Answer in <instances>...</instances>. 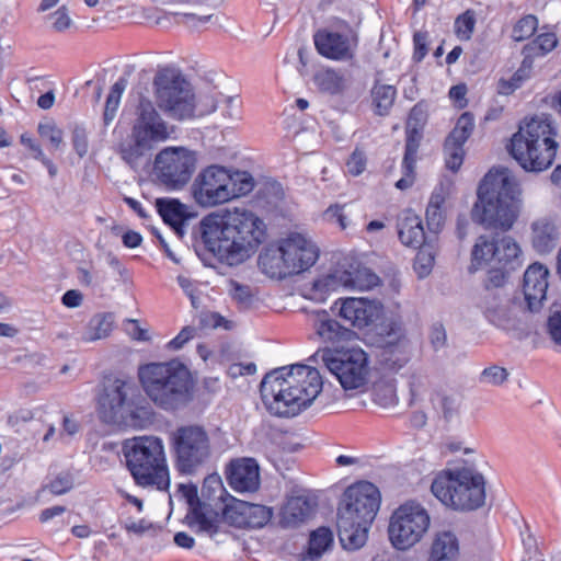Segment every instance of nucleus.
Wrapping results in <instances>:
<instances>
[{
	"mask_svg": "<svg viewBox=\"0 0 561 561\" xmlns=\"http://www.w3.org/2000/svg\"><path fill=\"white\" fill-rule=\"evenodd\" d=\"M266 225L248 209H225L206 215L192 230L196 255L206 266L213 261L237 266L249 260L265 241Z\"/></svg>",
	"mask_w": 561,
	"mask_h": 561,
	"instance_id": "nucleus-1",
	"label": "nucleus"
},
{
	"mask_svg": "<svg viewBox=\"0 0 561 561\" xmlns=\"http://www.w3.org/2000/svg\"><path fill=\"white\" fill-rule=\"evenodd\" d=\"M341 302L339 316L352 327L365 330L364 342L380 350V363L391 370H399L409 362L407 330L398 313H387L380 300L345 298L334 302L333 310Z\"/></svg>",
	"mask_w": 561,
	"mask_h": 561,
	"instance_id": "nucleus-2",
	"label": "nucleus"
},
{
	"mask_svg": "<svg viewBox=\"0 0 561 561\" xmlns=\"http://www.w3.org/2000/svg\"><path fill=\"white\" fill-rule=\"evenodd\" d=\"M322 390L317 368L295 364L275 368L261 381L260 393L267 411L279 417H293L310 407Z\"/></svg>",
	"mask_w": 561,
	"mask_h": 561,
	"instance_id": "nucleus-3",
	"label": "nucleus"
},
{
	"mask_svg": "<svg viewBox=\"0 0 561 561\" xmlns=\"http://www.w3.org/2000/svg\"><path fill=\"white\" fill-rule=\"evenodd\" d=\"M522 207V187L507 167H492L481 179L471 209L473 222L485 229L508 231Z\"/></svg>",
	"mask_w": 561,
	"mask_h": 561,
	"instance_id": "nucleus-4",
	"label": "nucleus"
},
{
	"mask_svg": "<svg viewBox=\"0 0 561 561\" xmlns=\"http://www.w3.org/2000/svg\"><path fill=\"white\" fill-rule=\"evenodd\" d=\"M381 503L379 489L369 481H359L345 489L337 506V536L343 549L362 548Z\"/></svg>",
	"mask_w": 561,
	"mask_h": 561,
	"instance_id": "nucleus-5",
	"label": "nucleus"
},
{
	"mask_svg": "<svg viewBox=\"0 0 561 561\" xmlns=\"http://www.w3.org/2000/svg\"><path fill=\"white\" fill-rule=\"evenodd\" d=\"M138 377L148 398L163 411H180L193 400L194 380L180 359L142 365Z\"/></svg>",
	"mask_w": 561,
	"mask_h": 561,
	"instance_id": "nucleus-6",
	"label": "nucleus"
},
{
	"mask_svg": "<svg viewBox=\"0 0 561 561\" xmlns=\"http://www.w3.org/2000/svg\"><path fill=\"white\" fill-rule=\"evenodd\" d=\"M98 412L103 423L142 430L153 423L154 412L138 388L119 378L108 379L98 398Z\"/></svg>",
	"mask_w": 561,
	"mask_h": 561,
	"instance_id": "nucleus-7",
	"label": "nucleus"
},
{
	"mask_svg": "<svg viewBox=\"0 0 561 561\" xmlns=\"http://www.w3.org/2000/svg\"><path fill=\"white\" fill-rule=\"evenodd\" d=\"M557 130L548 116H533L519 123L507 151L526 172L539 173L549 169L557 154Z\"/></svg>",
	"mask_w": 561,
	"mask_h": 561,
	"instance_id": "nucleus-8",
	"label": "nucleus"
},
{
	"mask_svg": "<svg viewBox=\"0 0 561 561\" xmlns=\"http://www.w3.org/2000/svg\"><path fill=\"white\" fill-rule=\"evenodd\" d=\"M523 264L522 250L510 236L502 238L482 234L478 237L471 250L468 272L473 274L484 266H490L483 280L486 291L503 288L512 273Z\"/></svg>",
	"mask_w": 561,
	"mask_h": 561,
	"instance_id": "nucleus-9",
	"label": "nucleus"
},
{
	"mask_svg": "<svg viewBox=\"0 0 561 561\" xmlns=\"http://www.w3.org/2000/svg\"><path fill=\"white\" fill-rule=\"evenodd\" d=\"M168 125L153 103L140 96L131 125L130 140L122 144L119 154L131 169L137 170L151 161L152 152L159 142L169 138Z\"/></svg>",
	"mask_w": 561,
	"mask_h": 561,
	"instance_id": "nucleus-10",
	"label": "nucleus"
},
{
	"mask_svg": "<svg viewBox=\"0 0 561 561\" xmlns=\"http://www.w3.org/2000/svg\"><path fill=\"white\" fill-rule=\"evenodd\" d=\"M431 491L442 504L457 512H472L485 503V479L469 467L440 471L434 478Z\"/></svg>",
	"mask_w": 561,
	"mask_h": 561,
	"instance_id": "nucleus-11",
	"label": "nucleus"
},
{
	"mask_svg": "<svg viewBox=\"0 0 561 561\" xmlns=\"http://www.w3.org/2000/svg\"><path fill=\"white\" fill-rule=\"evenodd\" d=\"M126 467L139 486L170 488V473L165 463L164 446L160 437L140 436L123 445Z\"/></svg>",
	"mask_w": 561,
	"mask_h": 561,
	"instance_id": "nucleus-12",
	"label": "nucleus"
},
{
	"mask_svg": "<svg viewBox=\"0 0 561 561\" xmlns=\"http://www.w3.org/2000/svg\"><path fill=\"white\" fill-rule=\"evenodd\" d=\"M168 444L173 467L182 476L196 474L211 460V438L204 425L176 426L169 432Z\"/></svg>",
	"mask_w": 561,
	"mask_h": 561,
	"instance_id": "nucleus-13",
	"label": "nucleus"
},
{
	"mask_svg": "<svg viewBox=\"0 0 561 561\" xmlns=\"http://www.w3.org/2000/svg\"><path fill=\"white\" fill-rule=\"evenodd\" d=\"M156 101L160 110L176 121L195 116V94L191 83L176 69L164 67L153 78Z\"/></svg>",
	"mask_w": 561,
	"mask_h": 561,
	"instance_id": "nucleus-14",
	"label": "nucleus"
},
{
	"mask_svg": "<svg viewBox=\"0 0 561 561\" xmlns=\"http://www.w3.org/2000/svg\"><path fill=\"white\" fill-rule=\"evenodd\" d=\"M320 355L328 370L336 377L344 390H355L363 387L368 376V355L362 348L330 347L320 348Z\"/></svg>",
	"mask_w": 561,
	"mask_h": 561,
	"instance_id": "nucleus-15",
	"label": "nucleus"
},
{
	"mask_svg": "<svg viewBox=\"0 0 561 561\" xmlns=\"http://www.w3.org/2000/svg\"><path fill=\"white\" fill-rule=\"evenodd\" d=\"M431 524L427 510L415 500H408L391 514L388 536L397 550H408L420 542Z\"/></svg>",
	"mask_w": 561,
	"mask_h": 561,
	"instance_id": "nucleus-16",
	"label": "nucleus"
},
{
	"mask_svg": "<svg viewBox=\"0 0 561 561\" xmlns=\"http://www.w3.org/2000/svg\"><path fill=\"white\" fill-rule=\"evenodd\" d=\"M197 163L196 152L184 147H167L154 158L157 179L169 190H181L191 180Z\"/></svg>",
	"mask_w": 561,
	"mask_h": 561,
	"instance_id": "nucleus-17",
	"label": "nucleus"
},
{
	"mask_svg": "<svg viewBox=\"0 0 561 561\" xmlns=\"http://www.w3.org/2000/svg\"><path fill=\"white\" fill-rule=\"evenodd\" d=\"M340 284L345 288L369 290L380 284V277L358 260L346 261L341 268L328 274L323 278L316 279L312 289L319 293L334 290Z\"/></svg>",
	"mask_w": 561,
	"mask_h": 561,
	"instance_id": "nucleus-18",
	"label": "nucleus"
},
{
	"mask_svg": "<svg viewBox=\"0 0 561 561\" xmlns=\"http://www.w3.org/2000/svg\"><path fill=\"white\" fill-rule=\"evenodd\" d=\"M229 169L213 164L205 168L195 179L192 192L196 203L204 207L224 204L230 201L227 183Z\"/></svg>",
	"mask_w": 561,
	"mask_h": 561,
	"instance_id": "nucleus-19",
	"label": "nucleus"
},
{
	"mask_svg": "<svg viewBox=\"0 0 561 561\" xmlns=\"http://www.w3.org/2000/svg\"><path fill=\"white\" fill-rule=\"evenodd\" d=\"M273 517V508L230 496L221 511L220 519L237 528L260 529Z\"/></svg>",
	"mask_w": 561,
	"mask_h": 561,
	"instance_id": "nucleus-20",
	"label": "nucleus"
},
{
	"mask_svg": "<svg viewBox=\"0 0 561 561\" xmlns=\"http://www.w3.org/2000/svg\"><path fill=\"white\" fill-rule=\"evenodd\" d=\"M180 489L188 504L185 516L186 525L190 528L196 525L198 527L197 531L205 533L210 538L215 537L220 531L221 519L219 513L213 510L209 513L207 512L210 505L199 500L195 484H181Z\"/></svg>",
	"mask_w": 561,
	"mask_h": 561,
	"instance_id": "nucleus-21",
	"label": "nucleus"
},
{
	"mask_svg": "<svg viewBox=\"0 0 561 561\" xmlns=\"http://www.w3.org/2000/svg\"><path fill=\"white\" fill-rule=\"evenodd\" d=\"M282 251L286 277L309 270L319 257V250L316 244L299 234L285 240L282 243Z\"/></svg>",
	"mask_w": 561,
	"mask_h": 561,
	"instance_id": "nucleus-22",
	"label": "nucleus"
},
{
	"mask_svg": "<svg viewBox=\"0 0 561 561\" xmlns=\"http://www.w3.org/2000/svg\"><path fill=\"white\" fill-rule=\"evenodd\" d=\"M226 480L236 492H255L261 484L260 466L254 458H238L226 467Z\"/></svg>",
	"mask_w": 561,
	"mask_h": 561,
	"instance_id": "nucleus-23",
	"label": "nucleus"
},
{
	"mask_svg": "<svg viewBox=\"0 0 561 561\" xmlns=\"http://www.w3.org/2000/svg\"><path fill=\"white\" fill-rule=\"evenodd\" d=\"M549 270L546 265L535 262L527 267L523 278V293L527 309L538 312L547 297Z\"/></svg>",
	"mask_w": 561,
	"mask_h": 561,
	"instance_id": "nucleus-24",
	"label": "nucleus"
},
{
	"mask_svg": "<svg viewBox=\"0 0 561 561\" xmlns=\"http://www.w3.org/2000/svg\"><path fill=\"white\" fill-rule=\"evenodd\" d=\"M317 51L332 60H345L353 57L350 39L346 35L327 28L318 30L313 35Z\"/></svg>",
	"mask_w": 561,
	"mask_h": 561,
	"instance_id": "nucleus-25",
	"label": "nucleus"
},
{
	"mask_svg": "<svg viewBox=\"0 0 561 561\" xmlns=\"http://www.w3.org/2000/svg\"><path fill=\"white\" fill-rule=\"evenodd\" d=\"M154 205L163 222L182 238L185 233V225L191 218L195 217V214L191 213L187 206L178 198L159 197Z\"/></svg>",
	"mask_w": 561,
	"mask_h": 561,
	"instance_id": "nucleus-26",
	"label": "nucleus"
},
{
	"mask_svg": "<svg viewBox=\"0 0 561 561\" xmlns=\"http://www.w3.org/2000/svg\"><path fill=\"white\" fill-rule=\"evenodd\" d=\"M314 328L318 335L324 343L332 344V347H341L339 344L348 342L355 336V332L342 325L337 320L331 318L325 310L316 312Z\"/></svg>",
	"mask_w": 561,
	"mask_h": 561,
	"instance_id": "nucleus-27",
	"label": "nucleus"
},
{
	"mask_svg": "<svg viewBox=\"0 0 561 561\" xmlns=\"http://www.w3.org/2000/svg\"><path fill=\"white\" fill-rule=\"evenodd\" d=\"M318 506L317 497L310 495H296L287 500L282 508L280 523L283 526H296L311 517Z\"/></svg>",
	"mask_w": 561,
	"mask_h": 561,
	"instance_id": "nucleus-28",
	"label": "nucleus"
},
{
	"mask_svg": "<svg viewBox=\"0 0 561 561\" xmlns=\"http://www.w3.org/2000/svg\"><path fill=\"white\" fill-rule=\"evenodd\" d=\"M398 236L402 244L413 249L436 242L430 232H425L422 219L410 210L398 221Z\"/></svg>",
	"mask_w": 561,
	"mask_h": 561,
	"instance_id": "nucleus-29",
	"label": "nucleus"
},
{
	"mask_svg": "<svg viewBox=\"0 0 561 561\" xmlns=\"http://www.w3.org/2000/svg\"><path fill=\"white\" fill-rule=\"evenodd\" d=\"M459 556V540L450 530L435 534L430 549L428 561H456Z\"/></svg>",
	"mask_w": 561,
	"mask_h": 561,
	"instance_id": "nucleus-30",
	"label": "nucleus"
},
{
	"mask_svg": "<svg viewBox=\"0 0 561 561\" xmlns=\"http://www.w3.org/2000/svg\"><path fill=\"white\" fill-rule=\"evenodd\" d=\"M531 231V243L537 253L547 254L556 248L558 230L552 221L548 219L537 220L533 222Z\"/></svg>",
	"mask_w": 561,
	"mask_h": 561,
	"instance_id": "nucleus-31",
	"label": "nucleus"
},
{
	"mask_svg": "<svg viewBox=\"0 0 561 561\" xmlns=\"http://www.w3.org/2000/svg\"><path fill=\"white\" fill-rule=\"evenodd\" d=\"M282 244L278 247H265L259 254L257 265L261 271L272 278H286V268Z\"/></svg>",
	"mask_w": 561,
	"mask_h": 561,
	"instance_id": "nucleus-32",
	"label": "nucleus"
},
{
	"mask_svg": "<svg viewBox=\"0 0 561 561\" xmlns=\"http://www.w3.org/2000/svg\"><path fill=\"white\" fill-rule=\"evenodd\" d=\"M373 111L375 115L388 116L397 98V89L391 84H382L379 80L374 82L370 90Z\"/></svg>",
	"mask_w": 561,
	"mask_h": 561,
	"instance_id": "nucleus-33",
	"label": "nucleus"
},
{
	"mask_svg": "<svg viewBox=\"0 0 561 561\" xmlns=\"http://www.w3.org/2000/svg\"><path fill=\"white\" fill-rule=\"evenodd\" d=\"M333 533L329 527H319L309 536L308 547L304 554V561H316L333 545Z\"/></svg>",
	"mask_w": 561,
	"mask_h": 561,
	"instance_id": "nucleus-34",
	"label": "nucleus"
},
{
	"mask_svg": "<svg viewBox=\"0 0 561 561\" xmlns=\"http://www.w3.org/2000/svg\"><path fill=\"white\" fill-rule=\"evenodd\" d=\"M533 69V59L530 58V54H527L519 68L513 73L510 79L500 78L497 81V93L501 95H510L514 93L517 89H519L523 83L530 78V72Z\"/></svg>",
	"mask_w": 561,
	"mask_h": 561,
	"instance_id": "nucleus-35",
	"label": "nucleus"
},
{
	"mask_svg": "<svg viewBox=\"0 0 561 561\" xmlns=\"http://www.w3.org/2000/svg\"><path fill=\"white\" fill-rule=\"evenodd\" d=\"M313 81L318 89L330 95H340L346 90V79L334 69H327L314 75Z\"/></svg>",
	"mask_w": 561,
	"mask_h": 561,
	"instance_id": "nucleus-36",
	"label": "nucleus"
},
{
	"mask_svg": "<svg viewBox=\"0 0 561 561\" xmlns=\"http://www.w3.org/2000/svg\"><path fill=\"white\" fill-rule=\"evenodd\" d=\"M114 325V313L103 312L94 314L88 324L85 341H96L110 335Z\"/></svg>",
	"mask_w": 561,
	"mask_h": 561,
	"instance_id": "nucleus-37",
	"label": "nucleus"
},
{
	"mask_svg": "<svg viewBox=\"0 0 561 561\" xmlns=\"http://www.w3.org/2000/svg\"><path fill=\"white\" fill-rule=\"evenodd\" d=\"M229 178L231 179L228 183V190L230 201L240 196H244L253 191L255 182L252 174L248 171L230 170Z\"/></svg>",
	"mask_w": 561,
	"mask_h": 561,
	"instance_id": "nucleus-38",
	"label": "nucleus"
},
{
	"mask_svg": "<svg viewBox=\"0 0 561 561\" xmlns=\"http://www.w3.org/2000/svg\"><path fill=\"white\" fill-rule=\"evenodd\" d=\"M434 243L427 242L417 248L419 251L414 259L413 268L419 278L428 276L433 270L435 262Z\"/></svg>",
	"mask_w": 561,
	"mask_h": 561,
	"instance_id": "nucleus-39",
	"label": "nucleus"
},
{
	"mask_svg": "<svg viewBox=\"0 0 561 561\" xmlns=\"http://www.w3.org/2000/svg\"><path fill=\"white\" fill-rule=\"evenodd\" d=\"M463 144H460L458 140H451L449 138H445L443 144V152L445 157V165L451 172H458L461 168L465 160V149Z\"/></svg>",
	"mask_w": 561,
	"mask_h": 561,
	"instance_id": "nucleus-40",
	"label": "nucleus"
},
{
	"mask_svg": "<svg viewBox=\"0 0 561 561\" xmlns=\"http://www.w3.org/2000/svg\"><path fill=\"white\" fill-rule=\"evenodd\" d=\"M474 115L471 112H463L457 119L455 127L446 136L451 140L466 144L474 130Z\"/></svg>",
	"mask_w": 561,
	"mask_h": 561,
	"instance_id": "nucleus-41",
	"label": "nucleus"
},
{
	"mask_svg": "<svg viewBox=\"0 0 561 561\" xmlns=\"http://www.w3.org/2000/svg\"><path fill=\"white\" fill-rule=\"evenodd\" d=\"M202 497L207 501H215L216 499L225 501V496H231L227 493L221 479L218 474H208L202 484Z\"/></svg>",
	"mask_w": 561,
	"mask_h": 561,
	"instance_id": "nucleus-42",
	"label": "nucleus"
},
{
	"mask_svg": "<svg viewBox=\"0 0 561 561\" xmlns=\"http://www.w3.org/2000/svg\"><path fill=\"white\" fill-rule=\"evenodd\" d=\"M558 38L554 33H543L538 35L531 43L525 46V50L529 51L530 57L545 56L556 48Z\"/></svg>",
	"mask_w": 561,
	"mask_h": 561,
	"instance_id": "nucleus-43",
	"label": "nucleus"
},
{
	"mask_svg": "<svg viewBox=\"0 0 561 561\" xmlns=\"http://www.w3.org/2000/svg\"><path fill=\"white\" fill-rule=\"evenodd\" d=\"M476 26V16L472 10L459 14L454 23L455 33L460 41H469Z\"/></svg>",
	"mask_w": 561,
	"mask_h": 561,
	"instance_id": "nucleus-44",
	"label": "nucleus"
},
{
	"mask_svg": "<svg viewBox=\"0 0 561 561\" xmlns=\"http://www.w3.org/2000/svg\"><path fill=\"white\" fill-rule=\"evenodd\" d=\"M538 26L535 15L528 14L519 19L513 27L512 37L516 42H523L534 35Z\"/></svg>",
	"mask_w": 561,
	"mask_h": 561,
	"instance_id": "nucleus-45",
	"label": "nucleus"
},
{
	"mask_svg": "<svg viewBox=\"0 0 561 561\" xmlns=\"http://www.w3.org/2000/svg\"><path fill=\"white\" fill-rule=\"evenodd\" d=\"M75 485L73 473L69 470L60 471L53 480L45 485L51 494L62 495L69 492Z\"/></svg>",
	"mask_w": 561,
	"mask_h": 561,
	"instance_id": "nucleus-46",
	"label": "nucleus"
},
{
	"mask_svg": "<svg viewBox=\"0 0 561 561\" xmlns=\"http://www.w3.org/2000/svg\"><path fill=\"white\" fill-rule=\"evenodd\" d=\"M37 133L43 139H47L54 150L64 145V133L54 122L39 123Z\"/></svg>",
	"mask_w": 561,
	"mask_h": 561,
	"instance_id": "nucleus-47",
	"label": "nucleus"
},
{
	"mask_svg": "<svg viewBox=\"0 0 561 561\" xmlns=\"http://www.w3.org/2000/svg\"><path fill=\"white\" fill-rule=\"evenodd\" d=\"M428 119L427 104L425 101L417 102L409 112L405 127L424 129Z\"/></svg>",
	"mask_w": 561,
	"mask_h": 561,
	"instance_id": "nucleus-48",
	"label": "nucleus"
},
{
	"mask_svg": "<svg viewBox=\"0 0 561 561\" xmlns=\"http://www.w3.org/2000/svg\"><path fill=\"white\" fill-rule=\"evenodd\" d=\"M425 219L428 232L433 239L437 241L438 233L442 231L445 222V214L443 208L436 209L426 207Z\"/></svg>",
	"mask_w": 561,
	"mask_h": 561,
	"instance_id": "nucleus-49",
	"label": "nucleus"
},
{
	"mask_svg": "<svg viewBox=\"0 0 561 561\" xmlns=\"http://www.w3.org/2000/svg\"><path fill=\"white\" fill-rule=\"evenodd\" d=\"M71 144L76 153L83 158L89 150L88 133L82 125H76L71 133Z\"/></svg>",
	"mask_w": 561,
	"mask_h": 561,
	"instance_id": "nucleus-50",
	"label": "nucleus"
},
{
	"mask_svg": "<svg viewBox=\"0 0 561 561\" xmlns=\"http://www.w3.org/2000/svg\"><path fill=\"white\" fill-rule=\"evenodd\" d=\"M508 377L505 368L493 365L484 368L481 373L480 381L491 383L493 386L502 385Z\"/></svg>",
	"mask_w": 561,
	"mask_h": 561,
	"instance_id": "nucleus-51",
	"label": "nucleus"
},
{
	"mask_svg": "<svg viewBox=\"0 0 561 561\" xmlns=\"http://www.w3.org/2000/svg\"><path fill=\"white\" fill-rule=\"evenodd\" d=\"M424 129L415 127H405L404 153L417 156Z\"/></svg>",
	"mask_w": 561,
	"mask_h": 561,
	"instance_id": "nucleus-52",
	"label": "nucleus"
},
{
	"mask_svg": "<svg viewBox=\"0 0 561 561\" xmlns=\"http://www.w3.org/2000/svg\"><path fill=\"white\" fill-rule=\"evenodd\" d=\"M428 33L426 31L415 32L413 34V55L412 60L416 64L421 62L428 53L427 48Z\"/></svg>",
	"mask_w": 561,
	"mask_h": 561,
	"instance_id": "nucleus-53",
	"label": "nucleus"
},
{
	"mask_svg": "<svg viewBox=\"0 0 561 561\" xmlns=\"http://www.w3.org/2000/svg\"><path fill=\"white\" fill-rule=\"evenodd\" d=\"M347 171L352 175H359L366 167V156L363 150L356 148L346 161Z\"/></svg>",
	"mask_w": 561,
	"mask_h": 561,
	"instance_id": "nucleus-54",
	"label": "nucleus"
},
{
	"mask_svg": "<svg viewBox=\"0 0 561 561\" xmlns=\"http://www.w3.org/2000/svg\"><path fill=\"white\" fill-rule=\"evenodd\" d=\"M430 341L435 351H438L446 345L447 334L443 323H433L430 330Z\"/></svg>",
	"mask_w": 561,
	"mask_h": 561,
	"instance_id": "nucleus-55",
	"label": "nucleus"
},
{
	"mask_svg": "<svg viewBox=\"0 0 561 561\" xmlns=\"http://www.w3.org/2000/svg\"><path fill=\"white\" fill-rule=\"evenodd\" d=\"M196 329L194 327H184L178 335L168 343V347L174 351L182 348L191 339L194 337Z\"/></svg>",
	"mask_w": 561,
	"mask_h": 561,
	"instance_id": "nucleus-56",
	"label": "nucleus"
},
{
	"mask_svg": "<svg viewBox=\"0 0 561 561\" xmlns=\"http://www.w3.org/2000/svg\"><path fill=\"white\" fill-rule=\"evenodd\" d=\"M133 67H127L124 75L112 85L107 98L114 101H121L122 94L128 84V78L133 73Z\"/></svg>",
	"mask_w": 561,
	"mask_h": 561,
	"instance_id": "nucleus-57",
	"label": "nucleus"
},
{
	"mask_svg": "<svg viewBox=\"0 0 561 561\" xmlns=\"http://www.w3.org/2000/svg\"><path fill=\"white\" fill-rule=\"evenodd\" d=\"M547 329L551 340L561 344V312L554 311L552 312L547 321Z\"/></svg>",
	"mask_w": 561,
	"mask_h": 561,
	"instance_id": "nucleus-58",
	"label": "nucleus"
},
{
	"mask_svg": "<svg viewBox=\"0 0 561 561\" xmlns=\"http://www.w3.org/2000/svg\"><path fill=\"white\" fill-rule=\"evenodd\" d=\"M51 18L54 19L53 27L57 32H62L71 25V19L68 15L66 7H60L54 14H51Z\"/></svg>",
	"mask_w": 561,
	"mask_h": 561,
	"instance_id": "nucleus-59",
	"label": "nucleus"
},
{
	"mask_svg": "<svg viewBox=\"0 0 561 561\" xmlns=\"http://www.w3.org/2000/svg\"><path fill=\"white\" fill-rule=\"evenodd\" d=\"M231 285H232V288H233V294H232V297L236 301L240 302V304H243V305H249L251 304L252 301V294H251V290H250V287L247 286V285H242L236 280H232L231 282Z\"/></svg>",
	"mask_w": 561,
	"mask_h": 561,
	"instance_id": "nucleus-60",
	"label": "nucleus"
},
{
	"mask_svg": "<svg viewBox=\"0 0 561 561\" xmlns=\"http://www.w3.org/2000/svg\"><path fill=\"white\" fill-rule=\"evenodd\" d=\"M417 156L403 153L401 163L402 175L415 181V168Z\"/></svg>",
	"mask_w": 561,
	"mask_h": 561,
	"instance_id": "nucleus-61",
	"label": "nucleus"
},
{
	"mask_svg": "<svg viewBox=\"0 0 561 561\" xmlns=\"http://www.w3.org/2000/svg\"><path fill=\"white\" fill-rule=\"evenodd\" d=\"M82 300L83 295L77 289H69L61 296V304L67 308H77Z\"/></svg>",
	"mask_w": 561,
	"mask_h": 561,
	"instance_id": "nucleus-62",
	"label": "nucleus"
},
{
	"mask_svg": "<svg viewBox=\"0 0 561 561\" xmlns=\"http://www.w3.org/2000/svg\"><path fill=\"white\" fill-rule=\"evenodd\" d=\"M20 142L31 151L35 160L44 154L41 145L27 133L21 135Z\"/></svg>",
	"mask_w": 561,
	"mask_h": 561,
	"instance_id": "nucleus-63",
	"label": "nucleus"
},
{
	"mask_svg": "<svg viewBox=\"0 0 561 561\" xmlns=\"http://www.w3.org/2000/svg\"><path fill=\"white\" fill-rule=\"evenodd\" d=\"M122 242L128 249L138 248L142 242V236L135 230H127L122 234Z\"/></svg>",
	"mask_w": 561,
	"mask_h": 561,
	"instance_id": "nucleus-64",
	"label": "nucleus"
}]
</instances>
